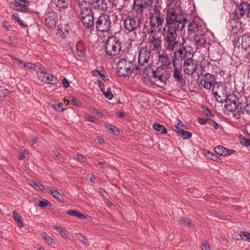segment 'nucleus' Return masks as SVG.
<instances>
[{
  "label": "nucleus",
  "instance_id": "obj_52",
  "mask_svg": "<svg viewBox=\"0 0 250 250\" xmlns=\"http://www.w3.org/2000/svg\"><path fill=\"white\" fill-rule=\"evenodd\" d=\"M42 238L48 242L49 245H52L53 243H55L53 238L51 237L48 236L46 233L44 232L42 233Z\"/></svg>",
  "mask_w": 250,
  "mask_h": 250
},
{
  "label": "nucleus",
  "instance_id": "obj_56",
  "mask_svg": "<svg viewBox=\"0 0 250 250\" xmlns=\"http://www.w3.org/2000/svg\"><path fill=\"white\" fill-rule=\"evenodd\" d=\"M65 106L64 104L62 103H59L54 105V108L60 112L62 111L65 109L63 107Z\"/></svg>",
  "mask_w": 250,
  "mask_h": 250
},
{
  "label": "nucleus",
  "instance_id": "obj_50",
  "mask_svg": "<svg viewBox=\"0 0 250 250\" xmlns=\"http://www.w3.org/2000/svg\"><path fill=\"white\" fill-rule=\"evenodd\" d=\"M104 96L108 100H111L113 98V95L112 93L110 87H108L106 91H104L103 92Z\"/></svg>",
  "mask_w": 250,
  "mask_h": 250
},
{
  "label": "nucleus",
  "instance_id": "obj_51",
  "mask_svg": "<svg viewBox=\"0 0 250 250\" xmlns=\"http://www.w3.org/2000/svg\"><path fill=\"white\" fill-rule=\"evenodd\" d=\"M77 237H78L79 241H81L84 245L86 246L88 245V241L85 236H83L81 233H78L77 235Z\"/></svg>",
  "mask_w": 250,
  "mask_h": 250
},
{
  "label": "nucleus",
  "instance_id": "obj_45",
  "mask_svg": "<svg viewBox=\"0 0 250 250\" xmlns=\"http://www.w3.org/2000/svg\"><path fill=\"white\" fill-rule=\"evenodd\" d=\"M12 19L16 20L21 27L25 28L27 26V25L24 23L23 21L21 20L18 15L13 14L12 15Z\"/></svg>",
  "mask_w": 250,
  "mask_h": 250
},
{
  "label": "nucleus",
  "instance_id": "obj_16",
  "mask_svg": "<svg viewBox=\"0 0 250 250\" xmlns=\"http://www.w3.org/2000/svg\"><path fill=\"white\" fill-rule=\"evenodd\" d=\"M147 8L145 0H134L132 9L135 15L143 18L144 9Z\"/></svg>",
  "mask_w": 250,
  "mask_h": 250
},
{
  "label": "nucleus",
  "instance_id": "obj_28",
  "mask_svg": "<svg viewBox=\"0 0 250 250\" xmlns=\"http://www.w3.org/2000/svg\"><path fill=\"white\" fill-rule=\"evenodd\" d=\"M126 0H112V6L118 10H121L124 7L125 2Z\"/></svg>",
  "mask_w": 250,
  "mask_h": 250
},
{
  "label": "nucleus",
  "instance_id": "obj_1",
  "mask_svg": "<svg viewBox=\"0 0 250 250\" xmlns=\"http://www.w3.org/2000/svg\"><path fill=\"white\" fill-rule=\"evenodd\" d=\"M184 28L183 26L178 29L175 26L164 25L161 34L163 37L164 46L166 50H168L180 42L176 40L177 32L182 31Z\"/></svg>",
  "mask_w": 250,
  "mask_h": 250
},
{
  "label": "nucleus",
  "instance_id": "obj_44",
  "mask_svg": "<svg viewBox=\"0 0 250 250\" xmlns=\"http://www.w3.org/2000/svg\"><path fill=\"white\" fill-rule=\"evenodd\" d=\"M9 93V91L4 87H0V101H2L6 96Z\"/></svg>",
  "mask_w": 250,
  "mask_h": 250
},
{
  "label": "nucleus",
  "instance_id": "obj_34",
  "mask_svg": "<svg viewBox=\"0 0 250 250\" xmlns=\"http://www.w3.org/2000/svg\"><path fill=\"white\" fill-rule=\"evenodd\" d=\"M50 192L52 195L60 202H62L64 200L63 195H62L58 190L53 188L50 189Z\"/></svg>",
  "mask_w": 250,
  "mask_h": 250
},
{
  "label": "nucleus",
  "instance_id": "obj_55",
  "mask_svg": "<svg viewBox=\"0 0 250 250\" xmlns=\"http://www.w3.org/2000/svg\"><path fill=\"white\" fill-rule=\"evenodd\" d=\"M38 138L36 136H30L29 139H28V143L31 146H33L38 142Z\"/></svg>",
  "mask_w": 250,
  "mask_h": 250
},
{
  "label": "nucleus",
  "instance_id": "obj_49",
  "mask_svg": "<svg viewBox=\"0 0 250 250\" xmlns=\"http://www.w3.org/2000/svg\"><path fill=\"white\" fill-rule=\"evenodd\" d=\"M63 30L64 32H66L67 35H69L71 31V25L69 23L64 24L63 25H62L61 31Z\"/></svg>",
  "mask_w": 250,
  "mask_h": 250
},
{
  "label": "nucleus",
  "instance_id": "obj_62",
  "mask_svg": "<svg viewBox=\"0 0 250 250\" xmlns=\"http://www.w3.org/2000/svg\"><path fill=\"white\" fill-rule=\"evenodd\" d=\"M209 119H205L201 117H198L197 119L198 123L201 125H205L207 123H208Z\"/></svg>",
  "mask_w": 250,
  "mask_h": 250
},
{
  "label": "nucleus",
  "instance_id": "obj_58",
  "mask_svg": "<svg viewBox=\"0 0 250 250\" xmlns=\"http://www.w3.org/2000/svg\"><path fill=\"white\" fill-rule=\"evenodd\" d=\"M71 104L77 106H80L82 104L81 102L75 97H72L70 101Z\"/></svg>",
  "mask_w": 250,
  "mask_h": 250
},
{
  "label": "nucleus",
  "instance_id": "obj_42",
  "mask_svg": "<svg viewBox=\"0 0 250 250\" xmlns=\"http://www.w3.org/2000/svg\"><path fill=\"white\" fill-rule=\"evenodd\" d=\"M197 32L195 33V35L193 36V38L194 37H199V36H203L205 35L204 33L205 30H206L205 25H200V26H199V27L197 28Z\"/></svg>",
  "mask_w": 250,
  "mask_h": 250
},
{
  "label": "nucleus",
  "instance_id": "obj_37",
  "mask_svg": "<svg viewBox=\"0 0 250 250\" xmlns=\"http://www.w3.org/2000/svg\"><path fill=\"white\" fill-rule=\"evenodd\" d=\"M53 228L58 231L60 234L63 238H67L68 237L67 231L62 227L54 226H53Z\"/></svg>",
  "mask_w": 250,
  "mask_h": 250
},
{
  "label": "nucleus",
  "instance_id": "obj_9",
  "mask_svg": "<svg viewBox=\"0 0 250 250\" xmlns=\"http://www.w3.org/2000/svg\"><path fill=\"white\" fill-rule=\"evenodd\" d=\"M160 9L149 11L148 13L149 24L154 25V27H158L159 29L163 27L165 23V15L161 12Z\"/></svg>",
  "mask_w": 250,
  "mask_h": 250
},
{
  "label": "nucleus",
  "instance_id": "obj_30",
  "mask_svg": "<svg viewBox=\"0 0 250 250\" xmlns=\"http://www.w3.org/2000/svg\"><path fill=\"white\" fill-rule=\"evenodd\" d=\"M47 75V73L45 71V68L44 67L40 68V70L37 72L38 78L42 82H46Z\"/></svg>",
  "mask_w": 250,
  "mask_h": 250
},
{
  "label": "nucleus",
  "instance_id": "obj_46",
  "mask_svg": "<svg viewBox=\"0 0 250 250\" xmlns=\"http://www.w3.org/2000/svg\"><path fill=\"white\" fill-rule=\"evenodd\" d=\"M106 128L109 129L115 135H117L119 133V130L118 128L113 125L110 124L106 126Z\"/></svg>",
  "mask_w": 250,
  "mask_h": 250
},
{
  "label": "nucleus",
  "instance_id": "obj_22",
  "mask_svg": "<svg viewBox=\"0 0 250 250\" xmlns=\"http://www.w3.org/2000/svg\"><path fill=\"white\" fill-rule=\"evenodd\" d=\"M154 70V69L152 67V66L149 65L148 63H147L146 67H141L140 70H137V72H135V74H139L140 75H145L146 77H148L149 78V80H150V76H151V72H152V71Z\"/></svg>",
  "mask_w": 250,
  "mask_h": 250
},
{
  "label": "nucleus",
  "instance_id": "obj_29",
  "mask_svg": "<svg viewBox=\"0 0 250 250\" xmlns=\"http://www.w3.org/2000/svg\"><path fill=\"white\" fill-rule=\"evenodd\" d=\"M54 1L59 9L66 8L68 5V0H54Z\"/></svg>",
  "mask_w": 250,
  "mask_h": 250
},
{
  "label": "nucleus",
  "instance_id": "obj_27",
  "mask_svg": "<svg viewBox=\"0 0 250 250\" xmlns=\"http://www.w3.org/2000/svg\"><path fill=\"white\" fill-rule=\"evenodd\" d=\"M176 133L179 136L182 137L184 139H189L192 136V133L189 131H186L184 129L175 130Z\"/></svg>",
  "mask_w": 250,
  "mask_h": 250
},
{
  "label": "nucleus",
  "instance_id": "obj_41",
  "mask_svg": "<svg viewBox=\"0 0 250 250\" xmlns=\"http://www.w3.org/2000/svg\"><path fill=\"white\" fill-rule=\"evenodd\" d=\"M180 221L182 224L188 226L190 228H192L194 227V224L192 223L191 220L187 218L182 217L180 219Z\"/></svg>",
  "mask_w": 250,
  "mask_h": 250
},
{
  "label": "nucleus",
  "instance_id": "obj_40",
  "mask_svg": "<svg viewBox=\"0 0 250 250\" xmlns=\"http://www.w3.org/2000/svg\"><path fill=\"white\" fill-rule=\"evenodd\" d=\"M244 111H245V107L243 108L241 105L239 108H238V109L235 110L234 112H233V116L237 119H239L241 115L244 114Z\"/></svg>",
  "mask_w": 250,
  "mask_h": 250
},
{
  "label": "nucleus",
  "instance_id": "obj_7",
  "mask_svg": "<svg viewBox=\"0 0 250 250\" xmlns=\"http://www.w3.org/2000/svg\"><path fill=\"white\" fill-rule=\"evenodd\" d=\"M105 53L108 56H115L121 49V43L116 36H111L106 40L104 46Z\"/></svg>",
  "mask_w": 250,
  "mask_h": 250
},
{
  "label": "nucleus",
  "instance_id": "obj_4",
  "mask_svg": "<svg viewBox=\"0 0 250 250\" xmlns=\"http://www.w3.org/2000/svg\"><path fill=\"white\" fill-rule=\"evenodd\" d=\"M79 5L81 9V13L79 17L83 25L84 28L89 29L94 25L95 19L94 13L90 7L83 6L82 2H79Z\"/></svg>",
  "mask_w": 250,
  "mask_h": 250
},
{
  "label": "nucleus",
  "instance_id": "obj_39",
  "mask_svg": "<svg viewBox=\"0 0 250 250\" xmlns=\"http://www.w3.org/2000/svg\"><path fill=\"white\" fill-rule=\"evenodd\" d=\"M215 152L220 156H226V147L222 146H217L214 147Z\"/></svg>",
  "mask_w": 250,
  "mask_h": 250
},
{
  "label": "nucleus",
  "instance_id": "obj_23",
  "mask_svg": "<svg viewBox=\"0 0 250 250\" xmlns=\"http://www.w3.org/2000/svg\"><path fill=\"white\" fill-rule=\"evenodd\" d=\"M146 4V7L150 10L153 11L158 8H161L159 5L158 0H145Z\"/></svg>",
  "mask_w": 250,
  "mask_h": 250
},
{
  "label": "nucleus",
  "instance_id": "obj_18",
  "mask_svg": "<svg viewBox=\"0 0 250 250\" xmlns=\"http://www.w3.org/2000/svg\"><path fill=\"white\" fill-rule=\"evenodd\" d=\"M157 28H159L158 27H154V25L151 24L146 25L145 24L143 28V33L146 37L148 35V38H151L158 36L157 33Z\"/></svg>",
  "mask_w": 250,
  "mask_h": 250
},
{
  "label": "nucleus",
  "instance_id": "obj_26",
  "mask_svg": "<svg viewBox=\"0 0 250 250\" xmlns=\"http://www.w3.org/2000/svg\"><path fill=\"white\" fill-rule=\"evenodd\" d=\"M121 59L127 63H130L131 65H137L135 63V57L131 54H127L125 58Z\"/></svg>",
  "mask_w": 250,
  "mask_h": 250
},
{
  "label": "nucleus",
  "instance_id": "obj_36",
  "mask_svg": "<svg viewBox=\"0 0 250 250\" xmlns=\"http://www.w3.org/2000/svg\"><path fill=\"white\" fill-rule=\"evenodd\" d=\"M48 81L47 83L48 84L51 85H55L58 80L57 78L54 77L52 74H47L46 78V82Z\"/></svg>",
  "mask_w": 250,
  "mask_h": 250
},
{
  "label": "nucleus",
  "instance_id": "obj_32",
  "mask_svg": "<svg viewBox=\"0 0 250 250\" xmlns=\"http://www.w3.org/2000/svg\"><path fill=\"white\" fill-rule=\"evenodd\" d=\"M13 219L17 224L19 228L23 227V223L21 220V217L17 211H14L13 212Z\"/></svg>",
  "mask_w": 250,
  "mask_h": 250
},
{
  "label": "nucleus",
  "instance_id": "obj_20",
  "mask_svg": "<svg viewBox=\"0 0 250 250\" xmlns=\"http://www.w3.org/2000/svg\"><path fill=\"white\" fill-rule=\"evenodd\" d=\"M148 42L150 44L152 45V50L155 51H159L162 48V42L161 37L157 36L155 37L148 38Z\"/></svg>",
  "mask_w": 250,
  "mask_h": 250
},
{
  "label": "nucleus",
  "instance_id": "obj_19",
  "mask_svg": "<svg viewBox=\"0 0 250 250\" xmlns=\"http://www.w3.org/2000/svg\"><path fill=\"white\" fill-rule=\"evenodd\" d=\"M212 92L214 96L220 94L222 96H225L227 93L226 86L221 82H216L212 88Z\"/></svg>",
  "mask_w": 250,
  "mask_h": 250
},
{
  "label": "nucleus",
  "instance_id": "obj_15",
  "mask_svg": "<svg viewBox=\"0 0 250 250\" xmlns=\"http://www.w3.org/2000/svg\"><path fill=\"white\" fill-rule=\"evenodd\" d=\"M172 63L174 67L173 77L175 81L178 84H182L185 83V80L183 79V74L182 73V65L181 63L179 64L175 63L174 60H172Z\"/></svg>",
  "mask_w": 250,
  "mask_h": 250
},
{
  "label": "nucleus",
  "instance_id": "obj_60",
  "mask_svg": "<svg viewBox=\"0 0 250 250\" xmlns=\"http://www.w3.org/2000/svg\"><path fill=\"white\" fill-rule=\"evenodd\" d=\"M21 152L20 154L19 157H18V159L20 160H23L26 157V155H28V153L25 149H24L23 151H22V150H21Z\"/></svg>",
  "mask_w": 250,
  "mask_h": 250
},
{
  "label": "nucleus",
  "instance_id": "obj_54",
  "mask_svg": "<svg viewBox=\"0 0 250 250\" xmlns=\"http://www.w3.org/2000/svg\"><path fill=\"white\" fill-rule=\"evenodd\" d=\"M51 203L46 199H43L39 202V206L41 208H44L46 206H51Z\"/></svg>",
  "mask_w": 250,
  "mask_h": 250
},
{
  "label": "nucleus",
  "instance_id": "obj_10",
  "mask_svg": "<svg viewBox=\"0 0 250 250\" xmlns=\"http://www.w3.org/2000/svg\"><path fill=\"white\" fill-rule=\"evenodd\" d=\"M225 103H226L225 105V108L229 112H234L239 107V105H241L239 98L234 94L228 95L227 99H225Z\"/></svg>",
  "mask_w": 250,
  "mask_h": 250
},
{
  "label": "nucleus",
  "instance_id": "obj_33",
  "mask_svg": "<svg viewBox=\"0 0 250 250\" xmlns=\"http://www.w3.org/2000/svg\"><path fill=\"white\" fill-rule=\"evenodd\" d=\"M66 213L68 214V215H71L73 216L77 217L78 218L81 219H84L86 218V216L85 215H84V214L81 213L79 211L69 209L67 211Z\"/></svg>",
  "mask_w": 250,
  "mask_h": 250
},
{
  "label": "nucleus",
  "instance_id": "obj_2",
  "mask_svg": "<svg viewBox=\"0 0 250 250\" xmlns=\"http://www.w3.org/2000/svg\"><path fill=\"white\" fill-rule=\"evenodd\" d=\"M166 23L164 25L175 26L178 29L180 27H185L188 22V19L183 15L177 13L175 9L168 8L165 9Z\"/></svg>",
  "mask_w": 250,
  "mask_h": 250
},
{
  "label": "nucleus",
  "instance_id": "obj_57",
  "mask_svg": "<svg viewBox=\"0 0 250 250\" xmlns=\"http://www.w3.org/2000/svg\"><path fill=\"white\" fill-rule=\"evenodd\" d=\"M162 75L164 76V79L166 82V81L168 80L170 77V73L167 70H165L162 68Z\"/></svg>",
  "mask_w": 250,
  "mask_h": 250
},
{
  "label": "nucleus",
  "instance_id": "obj_48",
  "mask_svg": "<svg viewBox=\"0 0 250 250\" xmlns=\"http://www.w3.org/2000/svg\"><path fill=\"white\" fill-rule=\"evenodd\" d=\"M240 142L241 144L246 146L248 147H250V139H248L242 136H240Z\"/></svg>",
  "mask_w": 250,
  "mask_h": 250
},
{
  "label": "nucleus",
  "instance_id": "obj_64",
  "mask_svg": "<svg viewBox=\"0 0 250 250\" xmlns=\"http://www.w3.org/2000/svg\"><path fill=\"white\" fill-rule=\"evenodd\" d=\"M201 247L202 250H210V246L207 241L202 243Z\"/></svg>",
  "mask_w": 250,
  "mask_h": 250
},
{
  "label": "nucleus",
  "instance_id": "obj_31",
  "mask_svg": "<svg viewBox=\"0 0 250 250\" xmlns=\"http://www.w3.org/2000/svg\"><path fill=\"white\" fill-rule=\"evenodd\" d=\"M153 127L157 131L161 132L162 134H165L167 133V128L163 125H162L159 123H154L153 125Z\"/></svg>",
  "mask_w": 250,
  "mask_h": 250
},
{
  "label": "nucleus",
  "instance_id": "obj_8",
  "mask_svg": "<svg viewBox=\"0 0 250 250\" xmlns=\"http://www.w3.org/2000/svg\"><path fill=\"white\" fill-rule=\"evenodd\" d=\"M94 24L96 29L99 32H108L111 27L110 16L106 13H102L97 18L95 19Z\"/></svg>",
  "mask_w": 250,
  "mask_h": 250
},
{
  "label": "nucleus",
  "instance_id": "obj_47",
  "mask_svg": "<svg viewBox=\"0 0 250 250\" xmlns=\"http://www.w3.org/2000/svg\"><path fill=\"white\" fill-rule=\"evenodd\" d=\"M197 24L194 21H191L188 22V34L190 35H192V32L196 28V26H197Z\"/></svg>",
  "mask_w": 250,
  "mask_h": 250
},
{
  "label": "nucleus",
  "instance_id": "obj_24",
  "mask_svg": "<svg viewBox=\"0 0 250 250\" xmlns=\"http://www.w3.org/2000/svg\"><path fill=\"white\" fill-rule=\"evenodd\" d=\"M204 154L205 156L214 162L218 163H220L222 162L221 159L220 157H218L215 154L209 151L205 150Z\"/></svg>",
  "mask_w": 250,
  "mask_h": 250
},
{
  "label": "nucleus",
  "instance_id": "obj_21",
  "mask_svg": "<svg viewBox=\"0 0 250 250\" xmlns=\"http://www.w3.org/2000/svg\"><path fill=\"white\" fill-rule=\"evenodd\" d=\"M193 40L197 48H206L208 46V40L205 35L199 37H194Z\"/></svg>",
  "mask_w": 250,
  "mask_h": 250
},
{
  "label": "nucleus",
  "instance_id": "obj_61",
  "mask_svg": "<svg viewBox=\"0 0 250 250\" xmlns=\"http://www.w3.org/2000/svg\"><path fill=\"white\" fill-rule=\"evenodd\" d=\"M77 160L81 162H85L87 161L86 158L81 154H77L76 155Z\"/></svg>",
  "mask_w": 250,
  "mask_h": 250
},
{
  "label": "nucleus",
  "instance_id": "obj_38",
  "mask_svg": "<svg viewBox=\"0 0 250 250\" xmlns=\"http://www.w3.org/2000/svg\"><path fill=\"white\" fill-rule=\"evenodd\" d=\"M162 67H156V69L152 71L151 72V76H150V81L151 82L153 80L158 77L159 75L162 74Z\"/></svg>",
  "mask_w": 250,
  "mask_h": 250
},
{
  "label": "nucleus",
  "instance_id": "obj_17",
  "mask_svg": "<svg viewBox=\"0 0 250 250\" xmlns=\"http://www.w3.org/2000/svg\"><path fill=\"white\" fill-rule=\"evenodd\" d=\"M151 56V51L147 48H143L139 51L138 55V62L139 65L143 66L145 63H148Z\"/></svg>",
  "mask_w": 250,
  "mask_h": 250
},
{
  "label": "nucleus",
  "instance_id": "obj_6",
  "mask_svg": "<svg viewBox=\"0 0 250 250\" xmlns=\"http://www.w3.org/2000/svg\"><path fill=\"white\" fill-rule=\"evenodd\" d=\"M117 66L118 76L124 78L129 77L132 73H135L141 69V66L131 65L121 59L117 62Z\"/></svg>",
  "mask_w": 250,
  "mask_h": 250
},
{
  "label": "nucleus",
  "instance_id": "obj_13",
  "mask_svg": "<svg viewBox=\"0 0 250 250\" xmlns=\"http://www.w3.org/2000/svg\"><path fill=\"white\" fill-rule=\"evenodd\" d=\"M30 2L28 0H14L10 3V7L14 10L23 13L29 11L28 6Z\"/></svg>",
  "mask_w": 250,
  "mask_h": 250
},
{
  "label": "nucleus",
  "instance_id": "obj_53",
  "mask_svg": "<svg viewBox=\"0 0 250 250\" xmlns=\"http://www.w3.org/2000/svg\"><path fill=\"white\" fill-rule=\"evenodd\" d=\"M228 95L226 94L225 96H222L221 94H217L216 96H214L215 97L216 101L220 103L223 104L225 103V99H227Z\"/></svg>",
  "mask_w": 250,
  "mask_h": 250
},
{
  "label": "nucleus",
  "instance_id": "obj_35",
  "mask_svg": "<svg viewBox=\"0 0 250 250\" xmlns=\"http://www.w3.org/2000/svg\"><path fill=\"white\" fill-rule=\"evenodd\" d=\"M163 77L164 76L162 75L161 74L159 75L158 77L153 80L151 82L159 86H162V85H164L166 83V82H165Z\"/></svg>",
  "mask_w": 250,
  "mask_h": 250
},
{
  "label": "nucleus",
  "instance_id": "obj_11",
  "mask_svg": "<svg viewBox=\"0 0 250 250\" xmlns=\"http://www.w3.org/2000/svg\"><path fill=\"white\" fill-rule=\"evenodd\" d=\"M182 66L184 72L187 75H192L198 68L197 61L190 58L184 61Z\"/></svg>",
  "mask_w": 250,
  "mask_h": 250
},
{
  "label": "nucleus",
  "instance_id": "obj_14",
  "mask_svg": "<svg viewBox=\"0 0 250 250\" xmlns=\"http://www.w3.org/2000/svg\"><path fill=\"white\" fill-rule=\"evenodd\" d=\"M215 76L209 73H206L202 76L200 80V84L207 90H210L216 83Z\"/></svg>",
  "mask_w": 250,
  "mask_h": 250
},
{
  "label": "nucleus",
  "instance_id": "obj_3",
  "mask_svg": "<svg viewBox=\"0 0 250 250\" xmlns=\"http://www.w3.org/2000/svg\"><path fill=\"white\" fill-rule=\"evenodd\" d=\"M185 41L182 38V42H179L177 44L174 45L173 47L168 49V51H172L174 54V58L172 60H175V63L180 61L187 60L190 58H193L191 50L189 49L185 44Z\"/></svg>",
  "mask_w": 250,
  "mask_h": 250
},
{
  "label": "nucleus",
  "instance_id": "obj_59",
  "mask_svg": "<svg viewBox=\"0 0 250 250\" xmlns=\"http://www.w3.org/2000/svg\"><path fill=\"white\" fill-rule=\"evenodd\" d=\"M208 124L215 129H217L219 127L218 124L211 119H208Z\"/></svg>",
  "mask_w": 250,
  "mask_h": 250
},
{
  "label": "nucleus",
  "instance_id": "obj_5",
  "mask_svg": "<svg viewBox=\"0 0 250 250\" xmlns=\"http://www.w3.org/2000/svg\"><path fill=\"white\" fill-rule=\"evenodd\" d=\"M143 18L135 14L125 16L124 20L123 26L125 30L129 32H135L141 27Z\"/></svg>",
  "mask_w": 250,
  "mask_h": 250
},
{
  "label": "nucleus",
  "instance_id": "obj_12",
  "mask_svg": "<svg viewBox=\"0 0 250 250\" xmlns=\"http://www.w3.org/2000/svg\"><path fill=\"white\" fill-rule=\"evenodd\" d=\"M45 24L50 28H55L58 22V14L52 10L49 9L45 15Z\"/></svg>",
  "mask_w": 250,
  "mask_h": 250
},
{
  "label": "nucleus",
  "instance_id": "obj_43",
  "mask_svg": "<svg viewBox=\"0 0 250 250\" xmlns=\"http://www.w3.org/2000/svg\"><path fill=\"white\" fill-rule=\"evenodd\" d=\"M30 185L36 190L42 191L45 188L44 187L42 184L37 183L35 181H32Z\"/></svg>",
  "mask_w": 250,
  "mask_h": 250
},
{
  "label": "nucleus",
  "instance_id": "obj_25",
  "mask_svg": "<svg viewBox=\"0 0 250 250\" xmlns=\"http://www.w3.org/2000/svg\"><path fill=\"white\" fill-rule=\"evenodd\" d=\"M94 4H95V7L98 9L105 10L107 9V4L106 0H97Z\"/></svg>",
  "mask_w": 250,
  "mask_h": 250
},
{
  "label": "nucleus",
  "instance_id": "obj_63",
  "mask_svg": "<svg viewBox=\"0 0 250 250\" xmlns=\"http://www.w3.org/2000/svg\"><path fill=\"white\" fill-rule=\"evenodd\" d=\"M203 112L208 117H212L214 116L211 111L208 108L203 110Z\"/></svg>",
  "mask_w": 250,
  "mask_h": 250
}]
</instances>
